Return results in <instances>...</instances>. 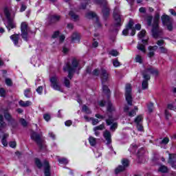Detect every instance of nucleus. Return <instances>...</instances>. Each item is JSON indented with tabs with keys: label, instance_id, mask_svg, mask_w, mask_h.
Listing matches in <instances>:
<instances>
[{
	"label": "nucleus",
	"instance_id": "32",
	"mask_svg": "<svg viewBox=\"0 0 176 176\" xmlns=\"http://www.w3.org/2000/svg\"><path fill=\"white\" fill-rule=\"evenodd\" d=\"M4 118L6 120H8V122H13V118H12V116L9 113H5Z\"/></svg>",
	"mask_w": 176,
	"mask_h": 176
},
{
	"label": "nucleus",
	"instance_id": "57",
	"mask_svg": "<svg viewBox=\"0 0 176 176\" xmlns=\"http://www.w3.org/2000/svg\"><path fill=\"white\" fill-rule=\"evenodd\" d=\"M43 118L45 119V120H46V122H49L50 120V115L44 114Z\"/></svg>",
	"mask_w": 176,
	"mask_h": 176
},
{
	"label": "nucleus",
	"instance_id": "60",
	"mask_svg": "<svg viewBox=\"0 0 176 176\" xmlns=\"http://www.w3.org/2000/svg\"><path fill=\"white\" fill-rule=\"evenodd\" d=\"M157 45L158 46H163L164 45V40H159L157 41Z\"/></svg>",
	"mask_w": 176,
	"mask_h": 176
},
{
	"label": "nucleus",
	"instance_id": "15",
	"mask_svg": "<svg viewBox=\"0 0 176 176\" xmlns=\"http://www.w3.org/2000/svg\"><path fill=\"white\" fill-rule=\"evenodd\" d=\"M113 17L116 21V27H120V13L118 10H115L113 12Z\"/></svg>",
	"mask_w": 176,
	"mask_h": 176
},
{
	"label": "nucleus",
	"instance_id": "9",
	"mask_svg": "<svg viewBox=\"0 0 176 176\" xmlns=\"http://www.w3.org/2000/svg\"><path fill=\"white\" fill-rule=\"evenodd\" d=\"M125 98L128 105H133V96L131 95V85L126 84L125 87Z\"/></svg>",
	"mask_w": 176,
	"mask_h": 176
},
{
	"label": "nucleus",
	"instance_id": "29",
	"mask_svg": "<svg viewBox=\"0 0 176 176\" xmlns=\"http://www.w3.org/2000/svg\"><path fill=\"white\" fill-rule=\"evenodd\" d=\"M103 17L107 19L109 16V8L104 7L102 9Z\"/></svg>",
	"mask_w": 176,
	"mask_h": 176
},
{
	"label": "nucleus",
	"instance_id": "53",
	"mask_svg": "<svg viewBox=\"0 0 176 176\" xmlns=\"http://www.w3.org/2000/svg\"><path fill=\"white\" fill-rule=\"evenodd\" d=\"M95 118H97V119H102V120L105 119V116H103L102 115H100V113H96L95 115Z\"/></svg>",
	"mask_w": 176,
	"mask_h": 176
},
{
	"label": "nucleus",
	"instance_id": "35",
	"mask_svg": "<svg viewBox=\"0 0 176 176\" xmlns=\"http://www.w3.org/2000/svg\"><path fill=\"white\" fill-rule=\"evenodd\" d=\"M35 164L38 167V168H42V162H41V160L36 158L35 160Z\"/></svg>",
	"mask_w": 176,
	"mask_h": 176
},
{
	"label": "nucleus",
	"instance_id": "16",
	"mask_svg": "<svg viewBox=\"0 0 176 176\" xmlns=\"http://www.w3.org/2000/svg\"><path fill=\"white\" fill-rule=\"evenodd\" d=\"M142 43H138L137 45V49L138 50H140V52H142V53H146V50L145 49V46H146V45H148V40H142Z\"/></svg>",
	"mask_w": 176,
	"mask_h": 176
},
{
	"label": "nucleus",
	"instance_id": "12",
	"mask_svg": "<svg viewBox=\"0 0 176 176\" xmlns=\"http://www.w3.org/2000/svg\"><path fill=\"white\" fill-rule=\"evenodd\" d=\"M106 123L107 126H111V124H112L110 127V130H111V131H115L118 128V123H113V118H112V116H109V118L106 120Z\"/></svg>",
	"mask_w": 176,
	"mask_h": 176
},
{
	"label": "nucleus",
	"instance_id": "14",
	"mask_svg": "<svg viewBox=\"0 0 176 176\" xmlns=\"http://www.w3.org/2000/svg\"><path fill=\"white\" fill-rule=\"evenodd\" d=\"M86 17L87 19H94V17L96 18V23H95L96 27H101V23H100V22H98V18H97V14H96V13H94V12H88L86 14Z\"/></svg>",
	"mask_w": 176,
	"mask_h": 176
},
{
	"label": "nucleus",
	"instance_id": "64",
	"mask_svg": "<svg viewBox=\"0 0 176 176\" xmlns=\"http://www.w3.org/2000/svg\"><path fill=\"white\" fill-rule=\"evenodd\" d=\"M10 148H16V142H11L9 143Z\"/></svg>",
	"mask_w": 176,
	"mask_h": 176
},
{
	"label": "nucleus",
	"instance_id": "13",
	"mask_svg": "<svg viewBox=\"0 0 176 176\" xmlns=\"http://www.w3.org/2000/svg\"><path fill=\"white\" fill-rule=\"evenodd\" d=\"M176 154L169 153L168 163L173 168H176Z\"/></svg>",
	"mask_w": 176,
	"mask_h": 176
},
{
	"label": "nucleus",
	"instance_id": "44",
	"mask_svg": "<svg viewBox=\"0 0 176 176\" xmlns=\"http://www.w3.org/2000/svg\"><path fill=\"white\" fill-rule=\"evenodd\" d=\"M109 54L111 56H113L114 57H116V56H119V52L116 50H112L110 52Z\"/></svg>",
	"mask_w": 176,
	"mask_h": 176
},
{
	"label": "nucleus",
	"instance_id": "54",
	"mask_svg": "<svg viewBox=\"0 0 176 176\" xmlns=\"http://www.w3.org/2000/svg\"><path fill=\"white\" fill-rule=\"evenodd\" d=\"M148 111L153 112V103H150V104L148 106Z\"/></svg>",
	"mask_w": 176,
	"mask_h": 176
},
{
	"label": "nucleus",
	"instance_id": "49",
	"mask_svg": "<svg viewBox=\"0 0 176 176\" xmlns=\"http://www.w3.org/2000/svg\"><path fill=\"white\" fill-rule=\"evenodd\" d=\"M113 65L114 67H120V63L119 62V60H118V59H114L113 60Z\"/></svg>",
	"mask_w": 176,
	"mask_h": 176
},
{
	"label": "nucleus",
	"instance_id": "42",
	"mask_svg": "<svg viewBox=\"0 0 176 176\" xmlns=\"http://www.w3.org/2000/svg\"><path fill=\"white\" fill-rule=\"evenodd\" d=\"M160 171L161 173H167L168 171V168L166 166H161L160 167Z\"/></svg>",
	"mask_w": 176,
	"mask_h": 176
},
{
	"label": "nucleus",
	"instance_id": "3",
	"mask_svg": "<svg viewBox=\"0 0 176 176\" xmlns=\"http://www.w3.org/2000/svg\"><path fill=\"white\" fill-rule=\"evenodd\" d=\"M78 65L79 63L76 58H74L72 60V63H67L64 67L63 71H67L69 72L68 78L71 80L72 79V74L76 71V68H78Z\"/></svg>",
	"mask_w": 176,
	"mask_h": 176
},
{
	"label": "nucleus",
	"instance_id": "2",
	"mask_svg": "<svg viewBox=\"0 0 176 176\" xmlns=\"http://www.w3.org/2000/svg\"><path fill=\"white\" fill-rule=\"evenodd\" d=\"M4 14L7 19V21H4V24L6 28L8 29V31L13 30V28H16V23L14 21H13V19H14V14L12 16L9 8H5Z\"/></svg>",
	"mask_w": 176,
	"mask_h": 176
},
{
	"label": "nucleus",
	"instance_id": "61",
	"mask_svg": "<svg viewBox=\"0 0 176 176\" xmlns=\"http://www.w3.org/2000/svg\"><path fill=\"white\" fill-rule=\"evenodd\" d=\"M43 91V87H42L41 86V87H38L37 89H36V91L37 93H38V94H42V91Z\"/></svg>",
	"mask_w": 176,
	"mask_h": 176
},
{
	"label": "nucleus",
	"instance_id": "19",
	"mask_svg": "<svg viewBox=\"0 0 176 176\" xmlns=\"http://www.w3.org/2000/svg\"><path fill=\"white\" fill-rule=\"evenodd\" d=\"M44 168H45V175L50 176V166H49V162L44 161Z\"/></svg>",
	"mask_w": 176,
	"mask_h": 176
},
{
	"label": "nucleus",
	"instance_id": "48",
	"mask_svg": "<svg viewBox=\"0 0 176 176\" xmlns=\"http://www.w3.org/2000/svg\"><path fill=\"white\" fill-rule=\"evenodd\" d=\"M137 129L138 131H144V126H142V123L141 124H136Z\"/></svg>",
	"mask_w": 176,
	"mask_h": 176
},
{
	"label": "nucleus",
	"instance_id": "55",
	"mask_svg": "<svg viewBox=\"0 0 176 176\" xmlns=\"http://www.w3.org/2000/svg\"><path fill=\"white\" fill-rule=\"evenodd\" d=\"M167 108L168 109H170V111H174V109H175V107L173 104H168Z\"/></svg>",
	"mask_w": 176,
	"mask_h": 176
},
{
	"label": "nucleus",
	"instance_id": "33",
	"mask_svg": "<svg viewBox=\"0 0 176 176\" xmlns=\"http://www.w3.org/2000/svg\"><path fill=\"white\" fill-rule=\"evenodd\" d=\"M135 111H138V107H137V106L134 107V110H132L129 113V116H130L131 118H133V116H135Z\"/></svg>",
	"mask_w": 176,
	"mask_h": 176
},
{
	"label": "nucleus",
	"instance_id": "10",
	"mask_svg": "<svg viewBox=\"0 0 176 176\" xmlns=\"http://www.w3.org/2000/svg\"><path fill=\"white\" fill-rule=\"evenodd\" d=\"M21 37L26 42L28 41V24L26 22H22L21 24Z\"/></svg>",
	"mask_w": 176,
	"mask_h": 176
},
{
	"label": "nucleus",
	"instance_id": "27",
	"mask_svg": "<svg viewBox=\"0 0 176 176\" xmlns=\"http://www.w3.org/2000/svg\"><path fill=\"white\" fill-rule=\"evenodd\" d=\"M144 119V117H142V115L138 116L134 120V122L135 124H140L142 123V120Z\"/></svg>",
	"mask_w": 176,
	"mask_h": 176
},
{
	"label": "nucleus",
	"instance_id": "31",
	"mask_svg": "<svg viewBox=\"0 0 176 176\" xmlns=\"http://www.w3.org/2000/svg\"><path fill=\"white\" fill-rule=\"evenodd\" d=\"M107 111L109 112H113L115 111V107H113L111 102H108L107 103Z\"/></svg>",
	"mask_w": 176,
	"mask_h": 176
},
{
	"label": "nucleus",
	"instance_id": "38",
	"mask_svg": "<svg viewBox=\"0 0 176 176\" xmlns=\"http://www.w3.org/2000/svg\"><path fill=\"white\" fill-rule=\"evenodd\" d=\"M94 2L98 5H107V0H103L102 1L101 0H94Z\"/></svg>",
	"mask_w": 176,
	"mask_h": 176
},
{
	"label": "nucleus",
	"instance_id": "34",
	"mask_svg": "<svg viewBox=\"0 0 176 176\" xmlns=\"http://www.w3.org/2000/svg\"><path fill=\"white\" fill-rule=\"evenodd\" d=\"M82 112H85V113H88V114L91 113V111L90 110V109H89V107H87V106H86L85 104L82 106Z\"/></svg>",
	"mask_w": 176,
	"mask_h": 176
},
{
	"label": "nucleus",
	"instance_id": "4",
	"mask_svg": "<svg viewBox=\"0 0 176 176\" xmlns=\"http://www.w3.org/2000/svg\"><path fill=\"white\" fill-rule=\"evenodd\" d=\"M6 129V123L3 122V116L0 115V138H1V143L3 146H6L8 145V141H6V138L9 137V133H3V131Z\"/></svg>",
	"mask_w": 176,
	"mask_h": 176
},
{
	"label": "nucleus",
	"instance_id": "28",
	"mask_svg": "<svg viewBox=\"0 0 176 176\" xmlns=\"http://www.w3.org/2000/svg\"><path fill=\"white\" fill-rule=\"evenodd\" d=\"M152 19H153V16L151 15L144 16V20H146L148 26L152 25Z\"/></svg>",
	"mask_w": 176,
	"mask_h": 176
},
{
	"label": "nucleus",
	"instance_id": "24",
	"mask_svg": "<svg viewBox=\"0 0 176 176\" xmlns=\"http://www.w3.org/2000/svg\"><path fill=\"white\" fill-rule=\"evenodd\" d=\"M60 19H61V16L59 15H53L50 17V23L51 24H53V23H57V21H60Z\"/></svg>",
	"mask_w": 176,
	"mask_h": 176
},
{
	"label": "nucleus",
	"instance_id": "6",
	"mask_svg": "<svg viewBox=\"0 0 176 176\" xmlns=\"http://www.w3.org/2000/svg\"><path fill=\"white\" fill-rule=\"evenodd\" d=\"M31 139L37 144L40 149H43V148H46L45 142H43V140H42V133L39 135L36 133V132H33L31 134Z\"/></svg>",
	"mask_w": 176,
	"mask_h": 176
},
{
	"label": "nucleus",
	"instance_id": "40",
	"mask_svg": "<svg viewBox=\"0 0 176 176\" xmlns=\"http://www.w3.org/2000/svg\"><path fill=\"white\" fill-rule=\"evenodd\" d=\"M102 90L105 94H109V93H111V91L109 90V89L108 88V86L107 85L102 86Z\"/></svg>",
	"mask_w": 176,
	"mask_h": 176
},
{
	"label": "nucleus",
	"instance_id": "59",
	"mask_svg": "<svg viewBox=\"0 0 176 176\" xmlns=\"http://www.w3.org/2000/svg\"><path fill=\"white\" fill-rule=\"evenodd\" d=\"M64 83L66 87H69V80H68L67 78H65Z\"/></svg>",
	"mask_w": 176,
	"mask_h": 176
},
{
	"label": "nucleus",
	"instance_id": "1",
	"mask_svg": "<svg viewBox=\"0 0 176 176\" xmlns=\"http://www.w3.org/2000/svg\"><path fill=\"white\" fill-rule=\"evenodd\" d=\"M154 75L155 76H157L159 75V70L157 69H155L152 66L145 69L142 72V76L144 80L142 82V89L145 90L148 89V80H151V74Z\"/></svg>",
	"mask_w": 176,
	"mask_h": 176
},
{
	"label": "nucleus",
	"instance_id": "43",
	"mask_svg": "<svg viewBox=\"0 0 176 176\" xmlns=\"http://www.w3.org/2000/svg\"><path fill=\"white\" fill-rule=\"evenodd\" d=\"M90 120H91L93 126H96V124H98V123H100V120L97 118H91Z\"/></svg>",
	"mask_w": 176,
	"mask_h": 176
},
{
	"label": "nucleus",
	"instance_id": "39",
	"mask_svg": "<svg viewBox=\"0 0 176 176\" xmlns=\"http://www.w3.org/2000/svg\"><path fill=\"white\" fill-rule=\"evenodd\" d=\"M58 161L60 164H68V160H67L66 158H60L58 159Z\"/></svg>",
	"mask_w": 176,
	"mask_h": 176
},
{
	"label": "nucleus",
	"instance_id": "21",
	"mask_svg": "<svg viewBox=\"0 0 176 176\" xmlns=\"http://www.w3.org/2000/svg\"><path fill=\"white\" fill-rule=\"evenodd\" d=\"M10 39L12 41L15 46H17V45H19V40L20 39V34H13L10 36Z\"/></svg>",
	"mask_w": 176,
	"mask_h": 176
},
{
	"label": "nucleus",
	"instance_id": "47",
	"mask_svg": "<svg viewBox=\"0 0 176 176\" xmlns=\"http://www.w3.org/2000/svg\"><path fill=\"white\" fill-rule=\"evenodd\" d=\"M168 50L164 47H160V52L164 54H166Z\"/></svg>",
	"mask_w": 176,
	"mask_h": 176
},
{
	"label": "nucleus",
	"instance_id": "22",
	"mask_svg": "<svg viewBox=\"0 0 176 176\" xmlns=\"http://www.w3.org/2000/svg\"><path fill=\"white\" fill-rule=\"evenodd\" d=\"M109 76V74H108V72H107V70L104 69H101L100 78L102 79V80H107Z\"/></svg>",
	"mask_w": 176,
	"mask_h": 176
},
{
	"label": "nucleus",
	"instance_id": "25",
	"mask_svg": "<svg viewBox=\"0 0 176 176\" xmlns=\"http://www.w3.org/2000/svg\"><path fill=\"white\" fill-rule=\"evenodd\" d=\"M69 14L72 20H73L74 21H78V20H79V16L76 15V14H75V12H74L73 11H70Z\"/></svg>",
	"mask_w": 176,
	"mask_h": 176
},
{
	"label": "nucleus",
	"instance_id": "51",
	"mask_svg": "<svg viewBox=\"0 0 176 176\" xmlns=\"http://www.w3.org/2000/svg\"><path fill=\"white\" fill-rule=\"evenodd\" d=\"M6 94V92L5 91V89L3 88L0 89V96L5 97Z\"/></svg>",
	"mask_w": 176,
	"mask_h": 176
},
{
	"label": "nucleus",
	"instance_id": "18",
	"mask_svg": "<svg viewBox=\"0 0 176 176\" xmlns=\"http://www.w3.org/2000/svg\"><path fill=\"white\" fill-rule=\"evenodd\" d=\"M157 49H158L157 45L148 46V53L147 54L148 57H149L150 58H151V57H153V56H155V52H156Z\"/></svg>",
	"mask_w": 176,
	"mask_h": 176
},
{
	"label": "nucleus",
	"instance_id": "8",
	"mask_svg": "<svg viewBox=\"0 0 176 176\" xmlns=\"http://www.w3.org/2000/svg\"><path fill=\"white\" fill-rule=\"evenodd\" d=\"M134 21L130 19L126 28L122 31V35L127 36L129 35V30H131V36H134L135 35V28H134Z\"/></svg>",
	"mask_w": 176,
	"mask_h": 176
},
{
	"label": "nucleus",
	"instance_id": "36",
	"mask_svg": "<svg viewBox=\"0 0 176 176\" xmlns=\"http://www.w3.org/2000/svg\"><path fill=\"white\" fill-rule=\"evenodd\" d=\"M104 129H105V125L104 124H102L94 128V130H97L98 131H101L104 130Z\"/></svg>",
	"mask_w": 176,
	"mask_h": 176
},
{
	"label": "nucleus",
	"instance_id": "37",
	"mask_svg": "<svg viewBox=\"0 0 176 176\" xmlns=\"http://www.w3.org/2000/svg\"><path fill=\"white\" fill-rule=\"evenodd\" d=\"M122 167H124V168H126V167H129V160L122 159Z\"/></svg>",
	"mask_w": 176,
	"mask_h": 176
},
{
	"label": "nucleus",
	"instance_id": "5",
	"mask_svg": "<svg viewBox=\"0 0 176 176\" xmlns=\"http://www.w3.org/2000/svg\"><path fill=\"white\" fill-rule=\"evenodd\" d=\"M159 20H160V15L159 14H156L154 18L152 29L153 38H157L160 36V34H162V30L159 29Z\"/></svg>",
	"mask_w": 176,
	"mask_h": 176
},
{
	"label": "nucleus",
	"instance_id": "20",
	"mask_svg": "<svg viewBox=\"0 0 176 176\" xmlns=\"http://www.w3.org/2000/svg\"><path fill=\"white\" fill-rule=\"evenodd\" d=\"M80 41V36L78 33H74L72 35V43H78Z\"/></svg>",
	"mask_w": 176,
	"mask_h": 176
},
{
	"label": "nucleus",
	"instance_id": "7",
	"mask_svg": "<svg viewBox=\"0 0 176 176\" xmlns=\"http://www.w3.org/2000/svg\"><path fill=\"white\" fill-rule=\"evenodd\" d=\"M161 19L164 25L166 26L167 30L168 31H173V19H171V17L167 14H163L161 16Z\"/></svg>",
	"mask_w": 176,
	"mask_h": 176
},
{
	"label": "nucleus",
	"instance_id": "62",
	"mask_svg": "<svg viewBox=\"0 0 176 176\" xmlns=\"http://www.w3.org/2000/svg\"><path fill=\"white\" fill-rule=\"evenodd\" d=\"M65 126H67V127H69L72 124V120H67L65 122Z\"/></svg>",
	"mask_w": 176,
	"mask_h": 176
},
{
	"label": "nucleus",
	"instance_id": "56",
	"mask_svg": "<svg viewBox=\"0 0 176 176\" xmlns=\"http://www.w3.org/2000/svg\"><path fill=\"white\" fill-rule=\"evenodd\" d=\"M6 84L7 85V86H12V80L10 78H6Z\"/></svg>",
	"mask_w": 176,
	"mask_h": 176
},
{
	"label": "nucleus",
	"instance_id": "63",
	"mask_svg": "<svg viewBox=\"0 0 176 176\" xmlns=\"http://www.w3.org/2000/svg\"><path fill=\"white\" fill-rule=\"evenodd\" d=\"M58 35H60V32H55L52 35V38H56L58 36Z\"/></svg>",
	"mask_w": 176,
	"mask_h": 176
},
{
	"label": "nucleus",
	"instance_id": "17",
	"mask_svg": "<svg viewBox=\"0 0 176 176\" xmlns=\"http://www.w3.org/2000/svg\"><path fill=\"white\" fill-rule=\"evenodd\" d=\"M103 137L106 140L107 145H109L112 142V135L109 131H105L103 133Z\"/></svg>",
	"mask_w": 176,
	"mask_h": 176
},
{
	"label": "nucleus",
	"instance_id": "58",
	"mask_svg": "<svg viewBox=\"0 0 176 176\" xmlns=\"http://www.w3.org/2000/svg\"><path fill=\"white\" fill-rule=\"evenodd\" d=\"M20 122L22 124V126H23L24 127H25L27 126V121H25V120L21 118L20 120Z\"/></svg>",
	"mask_w": 176,
	"mask_h": 176
},
{
	"label": "nucleus",
	"instance_id": "23",
	"mask_svg": "<svg viewBox=\"0 0 176 176\" xmlns=\"http://www.w3.org/2000/svg\"><path fill=\"white\" fill-rule=\"evenodd\" d=\"M19 104L20 105V107H23V108H27V107H30V105H32V102L30 100H27V101L20 100L19 102Z\"/></svg>",
	"mask_w": 176,
	"mask_h": 176
},
{
	"label": "nucleus",
	"instance_id": "50",
	"mask_svg": "<svg viewBox=\"0 0 176 176\" xmlns=\"http://www.w3.org/2000/svg\"><path fill=\"white\" fill-rule=\"evenodd\" d=\"M30 93H31V90L30 89L25 90L24 92V96L25 97H26L27 98H30Z\"/></svg>",
	"mask_w": 176,
	"mask_h": 176
},
{
	"label": "nucleus",
	"instance_id": "11",
	"mask_svg": "<svg viewBox=\"0 0 176 176\" xmlns=\"http://www.w3.org/2000/svg\"><path fill=\"white\" fill-rule=\"evenodd\" d=\"M50 82H51V87H52L54 90H57L58 91H63L61 90V85L58 84V78H57V76H52L50 79Z\"/></svg>",
	"mask_w": 176,
	"mask_h": 176
},
{
	"label": "nucleus",
	"instance_id": "45",
	"mask_svg": "<svg viewBox=\"0 0 176 176\" xmlns=\"http://www.w3.org/2000/svg\"><path fill=\"white\" fill-rule=\"evenodd\" d=\"M135 62L139 63V64H142V56L137 55L135 57Z\"/></svg>",
	"mask_w": 176,
	"mask_h": 176
},
{
	"label": "nucleus",
	"instance_id": "41",
	"mask_svg": "<svg viewBox=\"0 0 176 176\" xmlns=\"http://www.w3.org/2000/svg\"><path fill=\"white\" fill-rule=\"evenodd\" d=\"M170 140L168 139V138H164L160 142V144H161L162 145H167V144H168Z\"/></svg>",
	"mask_w": 176,
	"mask_h": 176
},
{
	"label": "nucleus",
	"instance_id": "26",
	"mask_svg": "<svg viewBox=\"0 0 176 176\" xmlns=\"http://www.w3.org/2000/svg\"><path fill=\"white\" fill-rule=\"evenodd\" d=\"M89 142L91 146H96V144H97V139L91 136L89 138Z\"/></svg>",
	"mask_w": 176,
	"mask_h": 176
},
{
	"label": "nucleus",
	"instance_id": "46",
	"mask_svg": "<svg viewBox=\"0 0 176 176\" xmlns=\"http://www.w3.org/2000/svg\"><path fill=\"white\" fill-rule=\"evenodd\" d=\"M145 34H146V31L145 30H142L140 32H139L138 36L141 39L142 38H144L145 36Z\"/></svg>",
	"mask_w": 176,
	"mask_h": 176
},
{
	"label": "nucleus",
	"instance_id": "52",
	"mask_svg": "<svg viewBox=\"0 0 176 176\" xmlns=\"http://www.w3.org/2000/svg\"><path fill=\"white\" fill-rule=\"evenodd\" d=\"M92 75L94 76H98V75H100V71H98L97 69H94L92 72Z\"/></svg>",
	"mask_w": 176,
	"mask_h": 176
},
{
	"label": "nucleus",
	"instance_id": "30",
	"mask_svg": "<svg viewBox=\"0 0 176 176\" xmlns=\"http://www.w3.org/2000/svg\"><path fill=\"white\" fill-rule=\"evenodd\" d=\"M124 170H126V168L122 165H120L116 168L115 173L116 174H119V173H122V171H124Z\"/></svg>",
	"mask_w": 176,
	"mask_h": 176
}]
</instances>
